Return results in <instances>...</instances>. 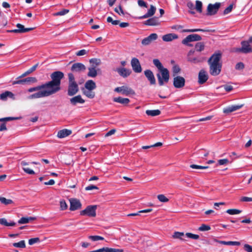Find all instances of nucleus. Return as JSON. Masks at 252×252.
I'll use <instances>...</instances> for the list:
<instances>
[{
    "instance_id": "nucleus-1",
    "label": "nucleus",
    "mask_w": 252,
    "mask_h": 252,
    "mask_svg": "<svg viewBox=\"0 0 252 252\" xmlns=\"http://www.w3.org/2000/svg\"><path fill=\"white\" fill-rule=\"evenodd\" d=\"M64 73L60 71L53 72L50 75L51 80L45 83L46 89L53 94L61 90V80L64 78Z\"/></svg>"
},
{
    "instance_id": "nucleus-2",
    "label": "nucleus",
    "mask_w": 252,
    "mask_h": 252,
    "mask_svg": "<svg viewBox=\"0 0 252 252\" xmlns=\"http://www.w3.org/2000/svg\"><path fill=\"white\" fill-rule=\"evenodd\" d=\"M221 56V53L219 52L213 54L208 59L209 73L211 75L217 76L220 74L222 68Z\"/></svg>"
},
{
    "instance_id": "nucleus-3",
    "label": "nucleus",
    "mask_w": 252,
    "mask_h": 252,
    "mask_svg": "<svg viewBox=\"0 0 252 252\" xmlns=\"http://www.w3.org/2000/svg\"><path fill=\"white\" fill-rule=\"evenodd\" d=\"M159 71L160 73L157 74L158 84L159 86H163L164 83H167L169 81V72L166 68H163Z\"/></svg>"
},
{
    "instance_id": "nucleus-4",
    "label": "nucleus",
    "mask_w": 252,
    "mask_h": 252,
    "mask_svg": "<svg viewBox=\"0 0 252 252\" xmlns=\"http://www.w3.org/2000/svg\"><path fill=\"white\" fill-rule=\"evenodd\" d=\"M201 40L202 37L200 35L197 34H192L188 35L182 40V43L185 45L191 47L193 45L190 44V42L200 41Z\"/></svg>"
},
{
    "instance_id": "nucleus-5",
    "label": "nucleus",
    "mask_w": 252,
    "mask_h": 252,
    "mask_svg": "<svg viewBox=\"0 0 252 252\" xmlns=\"http://www.w3.org/2000/svg\"><path fill=\"white\" fill-rule=\"evenodd\" d=\"M96 209L97 205L88 206L85 209L80 211V215L90 217H95L96 216Z\"/></svg>"
},
{
    "instance_id": "nucleus-6",
    "label": "nucleus",
    "mask_w": 252,
    "mask_h": 252,
    "mask_svg": "<svg viewBox=\"0 0 252 252\" xmlns=\"http://www.w3.org/2000/svg\"><path fill=\"white\" fill-rule=\"evenodd\" d=\"M242 47L241 48H236L234 49L236 52L247 54L252 53V48L250 46V44L247 41H242L241 42Z\"/></svg>"
},
{
    "instance_id": "nucleus-7",
    "label": "nucleus",
    "mask_w": 252,
    "mask_h": 252,
    "mask_svg": "<svg viewBox=\"0 0 252 252\" xmlns=\"http://www.w3.org/2000/svg\"><path fill=\"white\" fill-rule=\"evenodd\" d=\"M220 6L221 4L220 2H216L215 4H209L207 6V13H206V15L212 16L218 13Z\"/></svg>"
},
{
    "instance_id": "nucleus-8",
    "label": "nucleus",
    "mask_w": 252,
    "mask_h": 252,
    "mask_svg": "<svg viewBox=\"0 0 252 252\" xmlns=\"http://www.w3.org/2000/svg\"><path fill=\"white\" fill-rule=\"evenodd\" d=\"M52 94H53L51 93L49 90L48 89H44L40 90L37 93L31 94L29 98L31 99L38 98L40 97H47Z\"/></svg>"
},
{
    "instance_id": "nucleus-9",
    "label": "nucleus",
    "mask_w": 252,
    "mask_h": 252,
    "mask_svg": "<svg viewBox=\"0 0 252 252\" xmlns=\"http://www.w3.org/2000/svg\"><path fill=\"white\" fill-rule=\"evenodd\" d=\"M195 52L194 50H190L187 55V60L188 61L193 63H199L203 62L205 58L204 57H193V55Z\"/></svg>"
},
{
    "instance_id": "nucleus-10",
    "label": "nucleus",
    "mask_w": 252,
    "mask_h": 252,
    "mask_svg": "<svg viewBox=\"0 0 252 252\" xmlns=\"http://www.w3.org/2000/svg\"><path fill=\"white\" fill-rule=\"evenodd\" d=\"M114 91L117 93H121L122 94L126 96L135 94V92L131 88L126 86L117 87L115 89Z\"/></svg>"
},
{
    "instance_id": "nucleus-11",
    "label": "nucleus",
    "mask_w": 252,
    "mask_h": 252,
    "mask_svg": "<svg viewBox=\"0 0 252 252\" xmlns=\"http://www.w3.org/2000/svg\"><path fill=\"white\" fill-rule=\"evenodd\" d=\"M16 27L18 28V29L7 30L6 32L8 33H25L30 32L34 29L33 28H25L23 25L19 23L16 25Z\"/></svg>"
},
{
    "instance_id": "nucleus-12",
    "label": "nucleus",
    "mask_w": 252,
    "mask_h": 252,
    "mask_svg": "<svg viewBox=\"0 0 252 252\" xmlns=\"http://www.w3.org/2000/svg\"><path fill=\"white\" fill-rule=\"evenodd\" d=\"M79 91L78 85L77 83L68 84L67 88V95L68 96H73L76 94Z\"/></svg>"
},
{
    "instance_id": "nucleus-13",
    "label": "nucleus",
    "mask_w": 252,
    "mask_h": 252,
    "mask_svg": "<svg viewBox=\"0 0 252 252\" xmlns=\"http://www.w3.org/2000/svg\"><path fill=\"white\" fill-rule=\"evenodd\" d=\"M185 79L181 76H177L173 79V85L175 88L180 89L185 85Z\"/></svg>"
},
{
    "instance_id": "nucleus-14",
    "label": "nucleus",
    "mask_w": 252,
    "mask_h": 252,
    "mask_svg": "<svg viewBox=\"0 0 252 252\" xmlns=\"http://www.w3.org/2000/svg\"><path fill=\"white\" fill-rule=\"evenodd\" d=\"M131 65L133 71L135 73H140L142 69L139 61L136 58H132L131 60Z\"/></svg>"
},
{
    "instance_id": "nucleus-15",
    "label": "nucleus",
    "mask_w": 252,
    "mask_h": 252,
    "mask_svg": "<svg viewBox=\"0 0 252 252\" xmlns=\"http://www.w3.org/2000/svg\"><path fill=\"white\" fill-rule=\"evenodd\" d=\"M208 78L207 72L204 69H202L198 73V82L199 84H203L208 80Z\"/></svg>"
},
{
    "instance_id": "nucleus-16",
    "label": "nucleus",
    "mask_w": 252,
    "mask_h": 252,
    "mask_svg": "<svg viewBox=\"0 0 252 252\" xmlns=\"http://www.w3.org/2000/svg\"><path fill=\"white\" fill-rule=\"evenodd\" d=\"M86 69V67L85 65L80 63H73L71 67V70L73 72H83Z\"/></svg>"
},
{
    "instance_id": "nucleus-17",
    "label": "nucleus",
    "mask_w": 252,
    "mask_h": 252,
    "mask_svg": "<svg viewBox=\"0 0 252 252\" xmlns=\"http://www.w3.org/2000/svg\"><path fill=\"white\" fill-rule=\"evenodd\" d=\"M116 71L123 78H126L131 73V70L125 67L117 68Z\"/></svg>"
},
{
    "instance_id": "nucleus-18",
    "label": "nucleus",
    "mask_w": 252,
    "mask_h": 252,
    "mask_svg": "<svg viewBox=\"0 0 252 252\" xmlns=\"http://www.w3.org/2000/svg\"><path fill=\"white\" fill-rule=\"evenodd\" d=\"M158 38V35L157 33H152L148 37L144 38L142 40V44L143 45H149L153 40H155Z\"/></svg>"
},
{
    "instance_id": "nucleus-19",
    "label": "nucleus",
    "mask_w": 252,
    "mask_h": 252,
    "mask_svg": "<svg viewBox=\"0 0 252 252\" xmlns=\"http://www.w3.org/2000/svg\"><path fill=\"white\" fill-rule=\"evenodd\" d=\"M144 74L147 79L149 81L151 85H155L156 83V79L154 73L150 69H147L144 71Z\"/></svg>"
},
{
    "instance_id": "nucleus-20",
    "label": "nucleus",
    "mask_w": 252,
    "mask_h": 252,
    "mask_svg": "<svg viewBox=\"0 0 252 252\" xmlns=\"http://www.w3.org/2000/svg\"><path fill=\"white\" fill-rule=\"evenodd\" d=\"M244 106V104L240 105H234L229 106L224 108L223 110V112L225 114H229L232 112L239 110Z\"/></svg>"
},
{
    "instance_id": "nucleus-21",
    "label": "nucleus",
    "mask_w": 252,
    "mask_h": 252,
    "mask_svg": "<svg viewBox=\"0 0 252 252\" xmlns=\"http://www.w3.org/2000/svg\"><path fill=\"white\" fill-rule=\"evenodd\" d=\"M70 210L75 211L81 208V203L79 200L76 199H72L70 200Z\"/></svg>"
},
{
    "instance_id": "nucleus-22",
    "label": "nucleus",
    "mask_w": 252,
    "mask_h": 252,
    "mask_svg": "<svg viewBox=\"0 0 252 252\" xmlns=\"http://www.w3.org/2000/svg\"><path fill=\"white\" fill-rule=\"evenodd\" d=\"M85 102V100L82 98L81 95L75 96L70 99V103L74 106L78 103L83 104Z\"/></svg>"
},
{
    "instance_id": "nucleus-23",
    "label": "nucleus",
    "mask_w": 252,
    "mask_h": 252,
    "mask_svg": "<svg viewBox=\"0 0 252 252\" xmlns=\"http://www.w3.org/2000/svg\"><path fill=\"white\" fill-rule=\"evenodd\" d=\"M143 24L147 26H157L159 24L158 18L154 17L143 22Z\"/></svg>"
},
{
    "instance_id": "nucleus-24",
    "label": "nucleus",
    "mask_w": 252,
    "mask_h": 252,
    "mask_svg": "<svg viewBox=\"0 0 252 252\" xmlns=\"http://www.w3.org/2000/svg\"><path fill=\"white\" fill-rule=\"evenodd\" d=\"M156 11V8L153 5H151L150 8L148 10V12L143 16L138 17L139 19H142L147 18L148 17L153 16Z\"/></svg>"
},
{
    "instance_id": "nucleus-25",
    "label": "nucleus",
    "mask_w": 252,
    "mask_h": 252,
    "mask_svg": "<svg viewBox=\"0 0 252 252\" xmlns=\"http://www.w3.org/2000/svg\"><path fill=\"white\" fill-rule=\"evenodd\" d=\"M72 133V131L67 129H63L58 131L57 136L60 138H64Z\"/></svg>"
},
{
    "instance_id": "nucleus-26",
    "label": "nucleus",
    "mask_w": 252,
    "mask_h": 252,
    "mask_svg": "<svg viewBox=\"0 0 252 252\" xmlns=\"http://www.w3.org/2000/svg\"><path fill=\"white\" fill-rule=\"evenodd\" d=\"M214 241L220 244L225 245H233V246H239L240 245V242L238 241H224L218 240L216 238L214 239Z\"/></svg>"
},
{
    "instance_id": "nucleus-27",
    "label": "nucleus",
    "mask_w": 252,
    "mask_h": 252,
    "mask_svg": "<svg viewBox=\"0 0 252 252\" xmlns=\"http://www.w3.org/2000/svg\"><path fill=\"white\" fill-rule=\"evenodd\" d=\"M178 36L177 34L175 33H168L165 35H164L162 38V40L164 41L168 42L173 40V39H175L178 38Z\"/></svg>"
},
{
    "instance_id": "nucleus-28",
    "label": "nucleus",
    "mask_w": 252,
    "mask_h": 252,
    "mask_svg": "<svg viewBox=\"0 0 252 252\" xmlns=\"http://www.w3.org/2000/svg\"><path fill=\"white\" fill-rule=\"evenodd\" d=\"M113 101L116 102L120 103L124 105H127L130 102V100L127 98H123L122 97H114Z\"/></svg>"
},
{
    "instance_id": "nucleus-29",
    "label": "nucleus",
    "mask_w": 252,
    "mask_h": 252,
    "mask_svg": "<svg viewBox=\"0 0 252 252\" xmlns=\"http://www.w3.org/2000/svg\"><path fill=\"white\" fill-rule=\"evenodd\" d=\"M7 97L14 99V95L12 92L9 91H5V92L0 94V98L1 100H6L7 99Z\"/></svg>"
},
{
    "instance_id": "nucleus-30",
    "label": "nucleus",
    "mask_w": 252,
    "mask_h": 252,
    "mask_svg": "<svg viewBox=\"0 0 252 252\" xmlns=\"http://www.w3.org/2000/svg\"><path fill=\"white\" fill-rule=\"evenodd\" d=\"M38 66V63H36V64H35L34 65L32 66L31 68H30L29 69H28L27 71H26L25 72L23 73L21 76L17 77V79L22 78L28 75L29 74H31V73H32V72H33L35 70V69H36V68Z\"/></svg>"
},
{
    "instance_id": "nucleus-31",
    "label": "nucleus",
    "mask_w": 252,
    "mask_h": 252,
    "mask_svg": "<svg viewBox=\"0 0 252 252\" xmlns=\"http://www.w3.org/2000/svg\"><path fill=\"white\" fill-rule=\"evenodd\" d=\"M85 87L87 90H93L96 88V84L94 81L89 80L85 83Z\"/></svg>"
},
{
    "instance_id": "nucleus-32",
    "label": "nucleus",
    "mask_w": 252,
    "mask_h": 252,
    "mask_svg": "<svg viewBox=\"0 0 252 252\" xmlns=\"http://www.w3.org/2000/svg\"><path fill=\"white\" fill-rule=\"evenodd\" d=\"M214 32L215 30H204L201 29H185L183 30V32Z\"/></svg>"
},
{
    "instance_id": "nucleus-33",
    "label": "nucleus",
    "mask_w": 252,
    "mask_h": 252,
    "mask_svg": "<svg viewBox=\"0 0 252 252\" xmlns=\"http://www.w3.org/2000/svg\"><path fill=\"white\" fill-rule=\"evenodd\" d=\"M89 72L87 75L90 77H95L97 76V71L95 69V66L90 67L88 68Z\"/></svg>"
},
{
    "instance_id": "nucleus-34",
    "label": "nucleus",
    "mask_w": 252,
    "mask_h": 252,
    "mask_svg": "<svg viewBox=\"0 0 252 252\" xmlns=\"http://www.w3.org/2000/svg\"><path fill=\"white\" fill-rule=\"evenodd\" d=\"M44 89H46V86L45 83L42 84L41 85H38L35 87L31 88L28 89V92L31 93L34 91H40Z\"/></svg>"
},
{
    "instance_id": "nucleus-35",
    "label": "nucleus",
    "mask_w": 252,
    "mask_h": 252,
    "mask_svg": "<svg viewBox=\"0 0 252 252\" xmlns=\"http://www.w3.org/2000/svg\"><path fill=\"white\" fill-rule=\"evenodd\" d=\"M161 112L160 110H147L146 111V114L148 116H156L160 115Z\"/></svg>"
},
{
    "instance_id": "nucleus-36",
    "label": "nucleus",
    "mask_w": 252,
    "mask_h": 252,
    "mask_svg": "<svg viewBox=\"0 0 252 252\" xmlns=\"http://www.w3.org/2000/svg\"><path fill=\"white\" fill-rule=\"evenodd\" d=\"M0 224L6 226H14L16 225V223L14 221L8 222L5 218L0 219Z\"/></svg>"
},
{
    "instance_id": "nucleus-37",
    "label": "nucleus",
    "mask_w": 252,
    "mask_h": 252,
    "mask_svg": "<svg viewBox=\"0 0 252 252\" xmlns=\"http://www.w3.org/2000/svg\"><path fill=\"white\" fill-rule=\"evenodd\" d=\"M83 93L89 98H93L95 96V93L91 90H83Z\"/></svg>"
},
{
    "instance_id": "nucleus-38",
    "label": "nucleus",
    "mask_w": 252,
    "mask_h": 252,
    "mask_svg": "<svg viewBox=\"0 0 252 252\" xmlns=\"http://www.w3.org/2000/svg\"><path fill=\"white\" fill-rule=\"evenodd\" d=\"M205 44L203 42H197L195 45V50L197 52H201L204 50Z\"/></svg>"
},
{
    "instance_id": "nucleus-39",
    "label": "nucleus",
    "mask_w": 252,
    "mask_h": 252,
    "mask_svg": "<svg viewBox=\"0 0 252 252\" xmlns=\"http://www.w3.org/2000/svg\"><path fill=\"white\" fill-rule=\"evenodd\" d=\"M202 3L201 1L196 0L195 9L197 12L199 13H201L202 12Z\"/></svg>"
},
{
    "instance_id": "nucleus-40",
    "label": "nucleus",
    "mask_w": 252,
    "mask_h": 252,
    "mask_svg": "<svg viewBox=\"0 0 252 252\" xmlns=\"http://www.w3.org/2000/svg\"><path fill=\"white\" fill-rule=\"evenodd\" d=\"M153 63L158 68V70H160L164 68L163 66L162 63L160 62L159 60L157 59L153 60Z\"/></svg>"
},
{
    "instance_id": "nucleus-41",
    "label": "nucleus",
    "mask_w": 252,
    "mask_h": 252,
    "mask_svg": "<svg viewBox=\"0 0 252 252\" xmlns=\"http://www.w3.org/2000/svg\"><path fill=\"white\" fill-rule=\"evenodd\" d=\"M90 63L92 64V66H96L100 64L101 61L99 59L92 58L90 60Z\"/></svg>"
},
{
    "instance_id": "nucleus-42",
    "label": "nucleus",
    "mask_w": 252,
    "mask_h": 252,
    "mask_svg": "<svg viewBox=\"0 0 252 252\" xmlns=\"http://www.w3.org/2000/svg\"><path fill=\"white\" fill-rule=\"evenodd\" d=\"M0 201L1 203L7 205L13 203V201L11 199H6L4 197H0Z\"/></svg>"
},
{
    "instance_id": "nucleus-43",
    "label": "nucleus",
    "mask_w": 252,
    "mask_h": 252,
    "mask_svg": "<svg viewBox=\"0 0 252 252\" xmlns=\"http://www.w3.org/2000/svg\"><path fill=\"white\" fill-rule=\"evenodd\" d=\"M25 84H29L31 83H36L37 80L35 77H27L24 79Z\"/></svg>"
},
{
    "instance_id": "nucleus-44",
    "label": "nucleus",
    "mask_w": 252,
    "mask_h": 252,
    "mask_svg": "<svg viewBox=\"0 0 252 252\" xmlns=\"http://www.w3.org/2000/svg\"><path fill=\"white\" fill-rule=\"evenodd\" d=\"M20 118L18 117H5L2 118H0V122L5 123L6 122L11 121L15 120H18Z\"/></svg>"
},
{
    "instance_id": "nucleus-45",
    "label": "nucleus",
    "mask_w": 252,
    "mask_h": 252,
    "mask_svg": "<svg viewBox=\"0 0 252 252\" xmlns=\"http://www.w3.org/2000/svg\"><path fill=\"white\" fill-rule=\"evenodd\" d=\"M13 246L16 248H24L26 247L25 241L21 240L18 243H14L13 244Z\"/></svg>"
},
{
    "instance_id": "nucleus-46",
    "label": "nucleus",
    "mask_w": 252,
    "mask_h": 252,
    "mask_svg": "<svg viewBox=\"0 0 252 252\" xmlns=\"http://www.w3.org/2000/svg\"><path fill=\"white\" fill-rule=\"evenodd\" d=\"M241 210L236 209H228L226 211L227 213L232 215L239 214L241 213Z\"/></svg>"
},
{
    "instance_id": "nucleus-47",
    "label": "nucleus",
    "mask_w": 252,
    "mask_h": 252,
    "mask_svg": "<svg viewBox=\"0 0 252 252\" xmlns=\"http://www.w3.org/2000/svg\"><path fill=\"white\" fill-rule=\"evenodd\" d=\"M88 238L93 241L103 240L104 239V238L103 237H101L100 236H97V235H95V236L90 235V236H88Z\"/></svg>"
},
{
    "instance_id": "nucleus-48",
    "label": "nucleus",
    "mask_w": 252,
    "mask_h": 252,
    "mask_svg": "<svg viewBox=\"0 0 252 252\" xmlns=\"http://www.w3.org/2000/svg\"><path fill=\"white\" fill-rule=\"evenodd\" d=\"M183 236H184V233L183 232H175L172 237L175 239H180L182 240H184V239L182 238V237Z\"/></svg>"
},
{
    "instance_id": "nucleus-49",
    "label": "nucleus",
    "mask_w": 252,
    "mask_h": 252,
    "mask_svg": "<svg viewBox=\"0 0 252 252\" xmlns=\"http://www.w3.org/2000/svg\"><path fill=\"white\" fill-rule=\"evenodd\" d=\"M172 71L173 76H175L181 71V68L178 65L175 64L173 66Z\"/></svg>"
},
{
    "instance_id": "nucleus-50",
    "label": "nucleus",
    "mask_w": 252,
    "mask_h": 252,
    "mask_svg": "<svg viewBox=\"0 0 252 252\" xmlns=\"http://www.w3.org/2000/svg\"><path fill=\"white\" fill-rule=\"evenodd\" d=\"M211 229V227L205 224H202L198 228V230L201 231H208Z\"/></svg>"
},
{
    "instance_id": "nucleus-51",
    "label": "nucleus",
    "mask_w": 252,
    "mask_h": 252,
    "mask_svg": "<svg viewBox=\"0 0 252 252\" xmlns=\"http://www.w3.org/2000/svg\"><path fill=\"white\" fill-rule=\"evenodd\" d=\"M69 12V10L66 9H63V10L58 11L54 14V16H63Z\"/></svg>"
},
{
    "instance_id": "nucleus-52",
    "label": "nucleus",
    "mask_w": 252,
    "mask_h": 252,
    "mask_svg": "<svg viewBox=\"0 0 252 252\" xmlns=\"http://www.w3.org/2000/svg\"><path fill=\"white\" fill-rule=\"evenodd\" d=\"M68 84L77 83L75 81V77L72 73H68Z\"/></svg>"
},
{
    "instance_id": "nucleus-53",
    "label": "nucleus",
    "mask_w": 252,
    "mask_h": 252,
    "mask_svg": "<svg viewBox=\"0 0 252 252\" xmlns=\"http://www.w3.org/2000/svg\"><path fill=\"white\" fill-rule=\"evenodd\" d=\"M157 197L161 202H167L169 201V199L163 194H159Z\"/></svg>"
},
{
    "instance_id": "nucleus-54",
    "label": "nucleus",
    "mask_w": 252,
    "mask_h": 252,
    "mask_svg": "<svg viewBox=\"0 0 252 252\" xmlns=\"http://www.w3.org/2000/svg\"><path fill=\"white\" fill-rule=\"evenodd\" d=\"M186 235L189 238H191V239H194V240H197V239H198L199 238V236L198 235H197V234H192L191 233H187L186 234Z\"/></svg>"
},
{
    "instance_id": "nucleus-55",
    "label": "nucleus",
    "mask_w": 252,
    "mask_h": 252,
    "mask_svg": "<svg viewBox=\"0 0 252 252\" xmlns=\"http://www.w3.org/2000/svg\"><path fill=\"white\" fill-rule=\"evenodd\" d=\"M40 239L38 237L31 238L29 240V244L30 245H32L35 243L39 242Z\"/></svg>"
},
{
    "instance_id": "nucleus-56",
    "label": "nucleus",
    "mask_w": 252,
    "mask_h": 252,
    "mask_svg": "<svg viewBox=\"0 0 252 252\" xmlns=\"http://www.w3.org/2000/svg\"><path fill=\"white\" fill-rule=\"evenodd\" d=\"M115 11L119 15H125V13L123 10L122 6H121V5H119L118 8H115Z\"/></svg>"
},
{
    "instance_id": "nucleus-57",
    "label": "nucleus",
    "mask_w": 252,
    "mask_h": 252,
    "mask_svg": "<svg viewBox=\"0 0 252 252\" xmlns=\"http://www.w3.org/2000/svg\"><path fill=\"white\" fill-rule=\"evenodd\" d=\"M12 85H16V84H21V85H25L24 80V79L16 78V80H15L12 82Z\"/></svg>"
},
{
    "instance_id": "nucleus-58",
    "label": "nucleus",
    "mask_w": 252,
    "mask_h": 252,
    "mask_svg": "<svg viewBox=\"0 0 252 252\" xmlns=\"http://www.w3.org/2000/svg\"><path fill=\"white\" fill-rule=\"evenodd\" d=\"M245 65L243 63L239 62L237 63L235 65V69L236 70H242L244 68Z\"/></svg>"
},
{
    "instance_id": "nucleus-59",
    "label": "nucleus",
    "mask_w": 252,
    "mask_h": 252,
    "mask_svg": "<svg viewBox=\"0 0 252 252\" xmlns=\"http://www.w3.org/2000/svg\"><path fill=\"white\" fill-rule=\"evenodd\" d=\"M60 207L62 210H65L67 208V205L64 200L60 201Z\"/></svg>"
},
{
    "instance_id": "nucleus-60",
    "label": "nucleus",
    "mask_w": 252,
    "mask_h": 252,
    "mask_svg": "<svg viewBox=\"0 0 252 252\" xmlns=\"http://www.w3.org/2000/svg\"><path fill=\"white\" fill-rule=\"evenodd\" d=\"M233 8V4H231L229 5L227 7H226L223 11V14L224 15L230 13Z\"/></svg>"
},
{
    "instance_id": "nucleus-61",
    "label": "nucleus",
    "mask_w": 252,
    "mask_h": 252,
    "mask_svg": "<svg viewBox=\"0 0 252 252\" xmlns=\"http://www.w3.org/2000/svg\"><path fill=\"white\" fill-rule=\"evenodd\" d=\"M138 4L140 7H143L145 8L148 7V4L147 2L144 1L143 0H138Z\"/></svg>"
},
{
    "instance_id": "nucleus-62",
    "label": "nucleus",
    "mask_w": 252,
    "mask_h": 252,
    "mask_svg": "<svg viewBox=\"0 0 252 252\" xmlns=\"http://www.w3.org/2000/svg\"><path fill=\"white\" fill-rule=\"evenodd\" d=\"M229 162L228 159L226 158L221 159L218 160V164L219 165H226Z\"/></svg>"
},
{
    "instance_id": "nucleus-63",
    "label": "nucleus",
    "mask_w": 252,
    "mask_h": 252,
    "mask_svg": "<svg viewBox=\"0 0 252 252\" xmlns=\"http://www.w3.org/2000/svg\"><path fill=\"white\" fill-rule=\"evenodd\" d=\"M244 249L247 252H252V246L246 244L244 245Z\"/></svg>"
},
{
    "instance_id": "nucleus-64",
    "label": "nucleus",
    "mask_w": 252,
    "mask_h": 252,
    "mask_svg": "<svg viewBox=\"0 0 252 252\" xmlns=\"http://www.w3.org/2000/svg\"><path fill=\"white\" fill-rule=\"evenodd\" d=\"M20 224H25L29 223V220L27 218L22 217L18 221Z\"/></svg>"
}]
</instances>
